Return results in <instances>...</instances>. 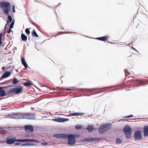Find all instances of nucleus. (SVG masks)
Here are the masks:
<instances>
[{"mask_svg": "<svg viewBox=\"0 0 148 148\" xmlns=\"http://www.w3.org/2000/svg\"><path fill=\"white\" fill-rule=\"evenodd\" d=\"M15 141L18 142H35L38 143L39 141L32 139H16V137L13 136H9L6 138V143L8 144H14Z\"/></svg>", "mask_w": 148, "mask_h": 148, "instance_id": "1", "label": "nucleus"}, {"mask_svg": "<svg viewBox=\"0 0 148 148\" xmlns=\"http://www.w3.org/2000/svg\"><path fill=\"white\" fill-rule=\"evenodd\" d=\"M23 88L21 86L15 88H9V94H18L21 92L23 90Z\"/></svg>", "mask_w": 148, "mask_h": 148, "instance_id": "2", "label": "nucleus"}, {"mask_svg": "<svg viewBox=\"0 0 148 148\" xmlns=\"http://www.w3.org/2000/svg\"><path fill=\"white\" fill-rule=\"evenodd\" d=\"M111 128V125L110 124H104L101 125L99 127V132L100 134H103Z\"/></svg>", "mask_w": 148, "mask_h": 148, "instance_id": "3", "label": "nucleus"}, {"mask_svg": "<svg viewBox=\"0 0 148 148\" xmlns=\"http://www.w3.org/2000/svg\"><path fill=\"white\" fill-rule=\"evenodd\" d=\"M76 135L75 134H69L68 135V143L69 145H74L75 143V137Z\"/></svg>", "mask_w": 148, "mask_h": 148, "instance_id": "4", "label": "nucleus"}, {"mask_svg": "<svg viewBox=\"0 0 148 148\" xmlns=\"http://www.w3.org/2000/svg\"><path fill=\"white\" fill-rule=\"evenodd\" d=\"M22 119H34L36 115L33 113H22Z\"/></svg>", "mask_w": 148, "mask_h": 148, "instance_id": "5", "label": "nucleus"}, {"mask_svg": "<svg viewBox=\"0 0 148 148\" xmlns=\"http://www.w3.org/2000/svg\"><path fill=\"white\" fill-rule=\"evenodd\" d=\"M8 86L1 87H0V96L1 97H4L5 96L8 95H9V88H7L5 90L3 89V88H7Z\"/></svg>", "mask_w": 148, "mask_h": 148, "instance_id": "6", "label": "nucleus"}, {"mask_svg": "<svg viewBox=\"0 0 148 148\" xmlns=\"http://www.w3.org/2000/svg\"><path fill=\"white\" fill-rule=\"evenodd\" d=\"M131 129L128 126H125L123 130L127 138H129L131 136Z\"/></svg>", "mask_w": 148, "mask_h": 148, "instance_id": "7", "label": "nucleus"}, {"mask_svg": "<svg viewBox=\"0 0 148 148\" xmlns=\"http://www.w3.org/2000/svg\"><path fill=\"white\" fill-rule=\"evenodd\" d=\"M53 136L55 137L65 139L68 137V135L64 134H54Z\"/></svg>", "mask_w": 148, "mask_h": 148, "instance_id": "8", "label": "nucleus"}, {"mask_svg": "<svg viewBox=\"0 0 148 148\" xmlns=\"http://www.w3.org/2000/svg\"><path fill=\"white\" fill-rule=\"evenodd\" d=\"M52 120L54 121L61 123L67 121H69V119L62 118H58L53 119Z\"/></svg>", "mask_w": 148, "mask_h": 148, "instance_id": "9", "label": "nucleus"}, {"mask_svg": "<svg viewBox=\"0 0 148 148\" xmlns=\"http://www.w3.org/2000/svg\"><path fill=\"white\" fill-rule=\"evenodd\" d=\"M134 137L135 139L136 140H140L142 138L140 131L138 130L134 134Z\"/></svg>", "mask_w": 148, "mask_h": 148, "instance_id": "10", "label": "nucleus"}, {"mask_svg": "<svg viewBox=\"0 0 148 148\" xmlns=\"http://www.w3.org/2000/svg\"><path fill=\"white\" fill-rule=\"evenodd\" d=\"M22 113H17L12 115L11 118L14 119H22Z\"/></svg>", "mask_w": 148, "mask_h": 148, "instance_id": "11", "label": "nucleus"}, {"mask_svg": "<svg viewBox=\"0 0 148 148\" xmlns=\"http://www.w3.org/2000/svg\"><path fill=\"white\" fill-rule=\"evenodd\" d=\"M99 139L97 138L88 137L86 138L83 140V141L84 142H92L94 141H97Z\"/></svg>", "mask_w": 148, "mask_h": 148, "instance_id": "12", "label": "nucleus"}, {"mask_svg": "<svg viewBox=\"0 0 148 148\" xmlns=\"http://www.w3.org/2000/svg\"><path fill=\"white\" fill-rule=\"evenodd\" d=\"M0 6L1 8H10V4L9 3L5 2H0Z\"/></svg>", "mask_w": 148, "mask_h": 148, "instance_id": "13", "label": "nucleus"}, {"mask_svg": "<svg viewBox=\"0 0 148 148\" xmlns=\"http://www.w3.org/2000/svg\"><path fill=\"white\" fill-rule=\"evenodd\" d=\"M73 112H72V111H69V115L68 116H82V115H84V114L82 113H80V112H75L74 111Z\"/></svg>", "mask_w": 148, "mask_h": 148, "instance_id": "14", "label": "nucleus"}, {"mask_svg": "<svg viewBox=\"0 0 148 148\" xmlns=\"http://www.w3.org/2000/svg\"><path fill=\"white\" fill-rule=\"evenodd\" d=\"M25 131L27 133L33 132L34 130L33 127L31 125H27L25 127Z\"/></svg>", "mask_w": 148, "mask_h": 148, "instance_id": "15", "label": "nucleus"}, {"mask_svg": "<svg viewBox=\"0 0 148 148\" xmlns=\"http://www.w3.org/2000/svg\"><path fill=\"white\" fill-rule=\"evenodd\" d=\"M21 59L22 63L24 65V66H25V68L24 69H26L28 67L27 64L26 63L24 58L21 57Z\"/></svg>", "mask_w": 148, "mask_h": 148, "instance_id": "16", "label": "nucleus"}, {"mask_svg": "<svg viewBox=\"0 0 148 148\" xmlns=\"http://www.w3.org/2000/svg\"><path fill=\"white\" fill-rule=\"evenodd\" d=\"M11 74V72H6L4 73V74L1 77L2 78H5L9 76Z\"/></svg>", "mask_w": 148, "mask_h": 148, "instance_id": "17", "label": "nucleus"}, {"mask_svg": "<svg viewBox=\"0 0 148 148\" xmlns=\"http://www.w3.org/2000/svg\"><path fill=\"white\" fill-rule=\"evenodd\" d=\"M144 134L145 136H148V126H146L144 127Z\"/></svg>", "mask_w": 148, "mask_h": 148, "instance_id": "18", "label": "nucleus"}, {"mask_svg": "<svg viewBox=\"0 0 148 148\" xmlns=\"http://www.w3.org/2000/svg\"><path fill=\"white\" fill-rule=\"evenodd\" d=\"M108 38V36H104L97 38V39L99 40H102L104 41L107 40Z\"/></svg>", "mask_w": 148, "mask_h": 148, "instance_id": "19", "label": "nucleus"}, {"mask_svg": "<svg viewBox=\"0 0 148 148\" xmlns=\"http://www.w3.org/2000/svg\"><path fill=\"white\" fill-rule=\"evenodd\" d=\"M10 10V8L8 7L5 8L3 9L2 10L3 11L4 14L6 15H8V13Z\"/></svg>", "mask_w": 148, "mask_h": 148, "instance_id": "20", "label": "nucleus"}, {"mask_svg": "<svg viewBox=\"0 0 148 148\" xmlns=\"http://www.w3.org/2000/svg\"><path fill=\"white\" fill-rule=\"evenodd\" d=\"M22 40L24 41H26L27 39V37L25 34H22L21 35Z\"/></svg>", "mask_w": 148, "mask_h": 148, "instance_id": "21", "label": "nucleus"}, {"mask_svg": "<svg viewBox=\"0 0 148 148\" xmlns=\"http://www.w3.org/2000/svg\"><path fill=\"white\" fill-rule=\"evenodd\" d=\"M87 129L88 131L91 132L93 130V127L92 126L89 125L87 127Z\"/></svg>", "mask_w": 148, "mask_h": 148, "instance_id": "22", "label": "nucleus"}, {"mask_svg": "<svg viewBox=\"0 0 148 148\" xmlns=\"http://www.w3.org/2000/svg\"><path fill=\"white\" fill-rule=\"evenodd\" d=\"M32 36L35 37H38V36L36 32L34 29L32 32Z\"/></svg>", "mask_w": 148, "mask_h": 148, "instance_id": "23", "label": "nucleus"}, {"mask_svg": "<svg viewBox=\"0 0 148 148\" xmlns=\"http://www.w3.org/2000/svg\"><path fill=\"white\" fill-rule=\"evenodd\" d=\"M23 85L25 86H31L32 83L30 82H27L23 83Z\"/></svg>", "mask_w": 148, "mask_h": 148, "instance_id": "24", "label": "nucleus"}, {"mask_svg": "<svg viewBox=\"0 0 148 148\" xmlns=\"http://www.w3.org/2000/svg\"><path fill=\"white\" fill-rule=\"evenodd\" d=\"M12 18L11 16H9L8 17V21L7 22V23H8L9 22H11L12 21Z\"/></svg>", "mask_w": 148, "mask_h": 148, "instance_id": "25", "label": "nucleus"}, {"mask_svg": "<svg viewBox=\"0 0 148 148\" xmlns=\"http://www.w3.org/2000/svg\"><path fill=\"white\" fill-rule=\"evenodd\" d=\"M82 127L81 125H76L75 126V128L76 129H77V130H79V129H81L82 128Z\"/></svg>", "mask_w": 148, "mask_h": 148, "instance_id": "26", "label": "nucleus"}, {"mask_svg": "<svg viewBox=\"0 0 148 148\" xmlns=\"http://www.w3.org/2000/svg\"><path fill=\"white\" fill-rule=\"evenodd\" d=\"M12 83L14 84H16L18 83V81L17 79L16 78H14L13 81Z\"/></svg>", "mask_w": 148, "mask_h": 148, "instance_id": "27", "label": "nucleus"}, {"mask_svg": "<svg viewBox=\"0 0 148 148\" xmlns=\"http://www.w3.org/2000/svg\"><path fill=\"white\" fill-rule=\"evenodd\" d=\"M121 142V140L120 139L117 138L116 139V143H120Z\"/></svg>", "mask_w": 148, "mask_h": 148, "instance_id": "28", "label": "nucleus"}, {"mask_svg": "<svg viewBox=\"0 0 148 148\" xmlns=\"http://www.w3.org/2000/svg\"><path fill=\"white\" fill-rule=\"evenodd\" d=\"M25 32L27 34H30V32L29 29L27 28L25 29Z\"/></svg>", "mask_w": 148, "mask_h": 148, "instance_id": "29", "label": "nucleus"}, {"mask_svg": "<svg viewBox=\"0 0 148 148\" xmlns=\"http://www.w3.org/2000/svg\"><path fill=\"white\" fill-rule=\"evenodd\" d=\"M2 36V34L1 33L0 34V45H1L2 43V41H1Z\"/></svg>", "mask_w": 148, "mask_h": 148, "instance_id": "30", "label": "nucleus"}, {"mask_svg": "<svg viewBox=\"0 0 148 148\" xmlns=\"http://www.w3.org/2000/svg\"><path fill=\"white\" fill-rule=\"evenodd\" d=\"M133 117V115H127V116H125L124 117L125 118H130V117Z\"/></svg>", "mask_w": 148, "mask_h": 148, "instance_id": "31", "label": "nucleus"}, {"mask_svg": "<svg viewBox=\"0 0 148 148\" xmlns=\"http://www.w3.org/2000/svg\"><path fill=\"white\" fill-rule=\"evenodd\" d=\"M14 24V22H12V24L10 25V28H12Z\"/></svg>", "mask_w": 148, "mask_h": 148, "instance_id": "32", "label": "nucleus"}, {"mask_svg": "<svg viewBox=\"0 0 148 148\" xmlns=\"http://www.w3.org/2000/svg\"><path fill=\"white\" fill-rule=\"evenodd\" d=\"M11 28H9V29H8V31H7V32H8V33H9V34L11 32V31H12V30H11Z\"/></svg>", "mask_w": 148, "mask_h": 148, "instance_id": "33", "label": "nucleus"}, {"mask_svg": "<svg viewBox=\"0 0 148 148\" xmlns=\"http://www.w3.org/2000/svg\"><path fill=\"white\" fill-rule=\"evenodd\" d=\"M59 34H61L62 33H67V32H60L58 33Z\"/></svg>", "mask_w": 148, "mask_h": 148, "instance_id": "34", "label": "nucleus"}, {"mask_svg": "<svg viewBox=\"0 0 148 148\" xmlns=\"http://www.w3.org/2000/svg\"><path fill=\"white\" fill-rule=\"evenodd\" d=\"M14 9H15V6H13V7L12 11L14 12H15Z\"/></svg>", "mask_w": 148, "mask_h": 148, "instance_id": "35", "label": "nucleus"}, {"mask_svg": "<svg viewBox=\"0 0 148 148\" xmlns=\"http://www.w3.org/2000/svg\"><path fill=\"white\" fill-rule=\"evenodd\" d=\"M15 145H20V144L19 143H16L15 144Z\"/></svg>", "mask_w": 148, "mask_h": 148, "instance_id": "36", "label": "nucleus"}, {"mask_svg": "<svg viewBox=\"0 0 148 148\" xmlns=\"http://www.w3.org/2000/svg\"><path fill=\"white\" fill-rule=\"evenodd\" d=\"M7 25L8 26V23L5 26V30L6 29V27L7 26Z\"/></svg>", "mask_w": 148, "mask_h": 148, "instance_id": "37", "label": "nucleus"}, {"mask_svg": "<svg viewBox=\"0 0 148 148\" xmlns=\"http://www.w3.org/2000/svg\"><path fill=\"white\" fill-rule=\"evenodd\" d=\"M4 69H5V67H3L2 68V70H4Z\"/></svg>", "mask_w": 148, "mask_h": 148, "instance_id": "38", "label": "nucleus"}, {"mask_svg": "<svg viewBox=\"0 0 148 148\" xmlns=\"http://www.w3.org/2000/svg\"><path fill=\"white\" fill-rule=\"evenodd\" d=\"M66 90H71V89H66Z\"/></svg>", "mask_w": 148, "mask_h": 148, "instance_id": "39", "label": "nucleus"}, {"mask_svg": "<svg viewBox=\"0 0 148 148\" xmlns=\"http://www.w3.org/2000/svg\"><path fill=\"white\" fill-rule=\"evenodd\" d=\"M26 144H23V145H26Z\"/></svg>", "mask_w": 148, "mask_h": 148, "instance_id": "40", "label": "nucleus"}, {"mask_svg": "<svg viewBox=\"0 0 148 148\" xmlns=\"http://www.w3.org/2000/svg\"><path fill=\"white\" fill-rule=\"evenodd\" d=\"M44 144L45 145H47V143H44Z\"/></svg>", "mask_w": 148, "mask_h": 148, "instance_id": "41", "label": "nucleus"}, {"mask_svg": "<svg viewBox=\"0 0 148 148\" xmlns=\"http://www.w3.org/2000/svg\"><path fill=\"white\" fill-rule=\"evenodd\" d=\"M125 71H126V69H125Z\"/></svg>", "mask_w": 148, "mask_h": 148, "instance_id": "42", "label": "nucleus"}]
</instances>
